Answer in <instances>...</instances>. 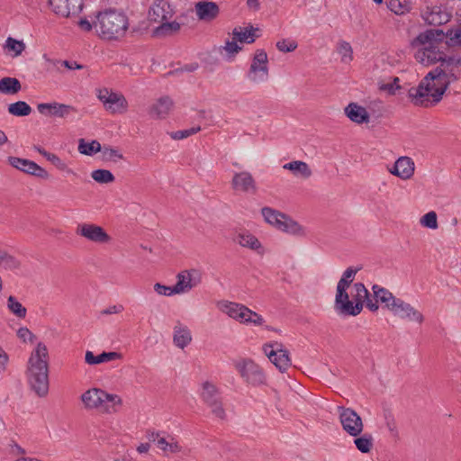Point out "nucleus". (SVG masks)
Returning a JSON list of instances; mask_svg holds the SVG:
<instances>
[{
    "mask_svg": "<svg viewBox=\"0 0 461 461\" xmlns=\"http://www.w3.org/2000/svg\"><path fill=\"white\" fill-rule=\"evenodd\" d=\"M357 271L348 268L337 284L335 293V309L339 312L357 316L362 310L364 305L371 311L377 312L379 305L375 299H371L369 293L362 283H353Z\"/></svg>",
    "mask_w": 461,
    "mask_h": 461,
    "instance_id": "1",
    "label": "nucleus"
},
{
    "mask_svg": "<svg viewBox=\"0 0 461 461\" xmlns=\"http://www.w3.org/2000/svg\"><path fill=\"white\" fill-rule=\"evenodd\" d=\"M77 24L80 31L95 34L105 41H114L123 37L129 28L127 16L116 10H106L95 15L79 17Z\"/></svg>",
    "mask_w": 461,
    "mask_h": 461,
    "instance_id": "2",
    "label": "nucleus"
},
{
    "mask_svg": "<svg viewBox=\"0 0 461 461\" xmlns=\"http://www.w3.org/2000/svg\"><path fill=\"white\" fill-rule=\"evenodd\" d=\"M451 79L438 67L429 71L416 87L409 91V98L419 106L438 104L451 85Z\"/></svg>",
    "mask_w": 461,
    "mask_h": 461,
    "instance_id": "3",
    "label": "nucleus"
},
{
    "mask_svg": "<svg viewBox=\"0 0 461 461\" xmlns=\"http://www.w3.org/2000/svg\"><path fill=\"white\" fill-rule=\"evenodd\" d=\"M444 32L441 30H427L419 33L411 41V46L416 50L415 60L424 66H433L438 62L442 64L445 53L440 50Z\"/></svg>",
    "mask_w": 461,
    "mask_h": 461,
    "instance_id": "4",
    "label": "nucleus"
},
{
    "mask_svg": "<svg viewBox=\"0 0 461 461\" xmlns=\"http://www.w3.org/2000/svg\"><path fill=\"white\" fill-rule=\"evenodd\" d=\"M48 358L47 347L40 342L28 361L26 371L28 384L40 397L45 396L49 392Z\"/></svg>",
    "mask_w": 461,
    "mask_h": 461,
    "instance_id": "5",
    "label": "nucleus"
},
{
    "mask_svg": "<svg viewBox=\"0 0 461 461\" xmlns=\"http://www.w3.org/2000/svg\"><path fill=\"white\" fill-rule=\"evenodd\" d=\"M372 292L376 303H381L387 311L395 316L416 324L423 322L424 316L418 309L402 298L394 296L389 290L374 285Z\"/></svg>",
    "mask_w": 461,
    "mask_h": 461,
    "instance_id": "6",
    "label": "nucleus"
},
{
    "mask_svg": "<svg viewBox=\"0 0 461 461\" xmlns=\"http://www.w3.org/2000/svg\"><path fill=\"white\" fill-rule=\"evenodd\" d=\"M174 10L167 0H157L149 7L148 20L155 36L162 37L173 34L180 30V23L171 21Z\"/></svg>",
    "mask_w": 461,
    "mask_h": 461,
    "instance_id": "7",
    "label": "nucleus"
},
{
    "mask_svg": "<svg viewBox=\"0 0 461 461\" xmlns=\"http://www.w3.org/2000/svg\"><path fill=\"white\" fill-rule=\"evenodd\" d=\"M80 402L86 410L101 411L103 412L110 411L105 403H111V408L113 411L123 405V400L119 394L108 393L98 387L86 389L80 395Z\"/></svg>",
    "mask_w": 461,
    "mask_h": 461,
    "instance_id": "8",
    "label": "nucleus"
},
{
    "mask_svg": "<svg viewBox=\"0 0 461 461\" xmlns=\"http://www.w3.org/2000/svg\"><path fill=\"white\" fill-rule=\"evenodd\" d=\"M216 306L221 312L240 323L253 324L254 326L264 324V318L245 305L227 300H221L217 302Z\"/></svg>",
    "mask_w": 461,
    "mask_h": 461,
    "instance_id": "9",
    "label": "nucleus"
},
{
    "mask_svg": "<svg viewBox=\"0 0 461 461\" xmlns=\"http://www.w3.org/2000/svg\"><path fill=\"white\" fill-rule=\"evenodd\" d=\"M95 96L104 110L111 115H122L129 110V102L123 94L109 87L95 89Z\"/></svg>",
    "mask_w": 461,
    "mask_h": 461,
    "instance_id": "10",
    "label": "nucleus"
},
{
    "mask_svg": "<svg viewBox=\"0 0 461 461\" xmlns=\"http://www.w3.org/2000/svg\"><path fill=\"white\" fill-rule=\"evenodd\" d=\"M257 30L249 27H237L226 38L221 47V53L228 59H234L242 50L244 43H252L255 41Z\"/></svg>",
    "mask_w": 461,
    "mask_h": 461,
    "instance_id": "11",
    "label": "nucleus"
},
{
    "mask_svg": "<svg viewBox=\"0 0 461 461\" xmlns=\"http://www.w3.org/2000/svg\"><path fill=\"white\" fill-rule=\"evenodd\" d=\"M235 367L240 377L249 384L253 386L264 385L267 384V375L263 366L251 358H241Z\"/></svg>",
    "mask_w": 461,
    "mask_h": 461,
    "instance_id": "12",
    "label": "nucleus"
},
{
    "mask_svg": "<svg viewBox=\"0 0 461 461\" xmlns=\"http://www.w3.org/2000/svg\"><path fill=\"white\" fill-rule=\"evenodd\" d=\"M268 59L265 51L258 50L255 52L248 77L255 84H262L268 77Z\"/></svg>",
    "mask_w": 461,
    "mask_h": 461,
    "instance_id": "13",
    "label": "nucleus"
},
{
    "mask_svg": "<svg viewBox=\"0 0 461 461\" xmlns=\"http://www.w3.org/2000/svg\"><path fill=\"white\" fill-rule=\"evenodd\" d=\"M77 232L81 237L94 243L104 245L112 241V237L103 227L93 223L79 225Z\"/></svg>",
    "mask_w": 461,
    "mask_h": 461,
    "instance_id": "14",
    "label": "nucleus"
},
{
    "mask_svg": "<svg viewBox=\"0 0 461 461\" xmlns=\"http://www.w3.org/2000/svg\"><path fill=\"white\" fill-rule=\"evenodd\" d=\"M175 103L168 96H162L155 100L148 109L149 116L156 122H164L172 113Z\"/></svg>",
    "mask_w": 461,
    "mask_h": 461,
    "instance_id": "15",
    "label": "nucleus"
},
{
    "mask_svg": "<svg viewBox=\"0 0 461 461\" xmlns=\"http://www.w3.org/2000/svg\"><path fill=\"white\" fill-rule=\"evenodd\" d=\"M343 112L348 120L355 125L363 126L371 122V114L368 109L358 102L348 103Z\"/></svg>",
    "mask_w": 461,
    "mask_h": 461,
    "instance_id": "16",
    "label": "nucleus"
},
{
    "mask_svg": "<svg viewBox=\"0 0 461 461\" xmlns=\"http://www.w3.org/2000/svg\"><path fill=\"white\" fill-rule=\"evenodd\" d=\"M262 351L281 373H285L291 366V359L287 351L275 348L271 344H265L262 347Z\"/></svg>",
    "mask_w": 461,
    "mask_h": 461,
    "instance_id": "17",
    "label": "nucleus"
},
{
    "mask_svg": "<svg viewBox=\"0 0 461 461\" xmlns=\"http://www.w3.org/2000/svg\"><path fill=\"white\" fill-rule=\"evenodd\" d=\"M200 283V276L195 269H187L176 275V283L173 286L176 295L186 294Z\"/></svg>",
    "mask_w": 461,
    "mask_h": 461,
    "instance_id": "18",
    "label": "nucleus"
},
{
    "mask_svg": "<svg viewBox=\"0 0 461 461\" xmlns=\"http://www.w3.org/2000/svg\"><path fill=\"white\" fill-rule=\"evenodd\" d=\"M8 161L12 167L25 174L37 176L41 179H47L49 177V174L44 168L30 159L9 157Z\"/></svg>",
    "mask_w": 461,
    "mask_h": 461,
    "instance_id": "19",
    "label": "nucleus"
},
{
    "mask_svg": "<svg viewBox=\"0 0 461 461\" xmlns=\"http://www.w3.org/2000/svg\"><path fill=\"white\" fill-rule=\"evenodd\" d=\"M387 169L391 175L406 181L413 176L415 164L409 157H400L391 167H388Z\"/></svg>",
    "mask_w": 461,
    "mask_h": 461,
    "instance_id": "20",
    "label": "nucleus"
},
{
    "mask_svg": "<svg viewBox=\"0 0 461 461\" xmlns=\"http://www.w3.org/2000/svg\"><path fill=\"white\" fill-rule=\"evenodd\" d=\"M340 422L343 429L353 437L359 435L363 430L362 420L353 410H343L340 413Z\"/></svg>",
    "mask_w": 461,
    "mask_h": 461,
    "instance_id": "21",
    "label": "nucleus"
},
{
    "mask_svg": "<svg viewBox=\"0 0 461 461\" xmlns=\"http://www.w3.org/2000/svg\"><path fill=\"white\" fill-rule=\"evenodd\" d=\"M424 21L430 25H440L447 23L451 18L448 10L440 5L428 6L422 13Z\"/></svg>",
    "mask_w": 461,
    "mask_h": 461,
    "instance_id": "22",
    "label": "nucleus"
},
{
    "mask_svg": "<svg viewBox=\"0 0 461 461\" xmlns=\"http://www.w3.org/2000/svg\"><path fill=\"white\" fill-rule=\"evenodd\" d=\"M232 188L240 193H255L257 191V184L254 176L248 171H240L236 173L231 181Z\"/></svg>",
    "mask_w": 461,
    "mask_h": 461,
    "instance_id": "23",
    "label": "nucleus"
},
{
    "mask_svg": "<svg viewBox=\"0 0 461 461\" xmlns=\"http://www.w3.org/2000/svg\"><path fill=\"white\" fill-rule=\"evenodd\" d=\"M438 68L445 72L452 82L456 81L461 72V52H456L449 56L445 54L443 62Z\"/></svg>",
    "mask_w": 461,
    "mask_h": 461,
    "instance_id": "24",
    "label": "nucleus"
},
{
    "mask_svg": "<svg viewBox=\"0 0 461 461\" xmlns=\"http://www.w3.org/2000/svg\"><path fill=\"white\" fill-rule=\"evenodd\" d=\"M194 13L199 21L211 23L218 17L220 9L213 2L200 1L194 5Z\"/></svg>",
    "mask_w": 461,
    "mask_h": 461,
    "instance_id": "25",
    "label": "nucleus"
},
{
    "mask_svg": "<svg viewBox=\"0 0 461 461\" xmlns=\"http://www.w3.org/2000/svg\"><path fill=\"white\" fill-rule=\"evenodd\" d=\"M172 341L176 348L184 350L193 341V334L188 326L177 322L173 328Z\"/></svg>",
    "mask_w": 461,
    "mask_h": 461,
    "instance_id": "26",
    "label": "nucleus"
},
{
    "mask_svg": "<svg viewBox=\"0 0 461 461\" xmlns=\"http://www.w3.org/2000/svg\"><path fill=\"white\" fill-rule=\"evenodd\" d=\"M283 168L290 171L294 177L308 179L312 175L311 167L304 161L294 160L283 166Z\"/></svg>",
    "mask_w": 461,
    "mask_h": 461,
    "instance_id": "27",
    "label": "nucleus"
},
{
    "mask_svg": "<svg viewBox=\"0 0 461 461\" xmlns=\"http://www.w3.org/2000/svg\"><path fill=\"white\" fill-rule=\"evenodd\" d=\"M83 6V0H59V12L67 18L77 17Z\"/></svg>",
    "mask_w": 461,
    "mask_h": 461,
    "instance_id": "28",
    "label": "nucleus"
},
{
    "mask_svg": "<svg viewBox=\"0 0 461 461\" xmlns=\"http://www.w3.org/2000/svg\"><path fill=\"white\" fill-rule=\"evenodd\" d=\"M122 354L118 352H103L98 356H95V354L90 350H87L85 353V362L90 366L100 365L108 361L119 360L122 359Z\"/></svg>",
    "mask_w": 461,
    "mask_h": 461,
    "instance_id": "29",
    "label": "nucleus"
},
{
    "mask_svg": "<svg viewBox=\"0 0 461 461\" xmlns=\"http://www.w3.org/2000/svg\"><path fill=\"white\" fill-rule=\"evenodd\" d=\"M260 212L264 221L267 224L271 225L272 227L277 230H280L283 221L285 220L286 217L285 214L276 210H274L270 207L262 208Z\"/></svg>",
    "mask_w": 461,
    "mask_h": 461,
    "instance_id": "30",
    "label": "nucleus"
},
{
    "mask_svg": "<svg viewBox=\"0 0 461 461\" xmlns=\"http://www.w3.org/2000/svg\"><path fill=\"white\" fill-rule=\"evenodd\" d=\"M237 242L241 247L256 250L259 253L263 252V247L259 240L253 234L240 232L237 235Z\"/></svg>",
    "mask_w": 461,
    "mask_h": 461,
    "instance_id": "31",
    "label": "nucleus"
},
{
    "mask_svg": "<svg viewBox=\"0 0 461 461\" xmlns=\"http://www.w3.org/2000/svg\"><path fill=\"white\" fill-rule=\"evenodd\" d=\"M378 89L387 95L394 96L402 92V86L401 85L400 78L398 77H394L388 80L381 81L378 85Z\"/></svg>",
    "mask_w": 461,
    "mask_h": 461,
    "instance_id": "32",
    "label": "nucleus"
},
{
    "mask_svg": "<svg viewBox=\"0 0 461 461\" xmlns=\"http://www.w3.org/2000/svg\"><path fill=\"white\" fill-rule=\"evenodd\" d=\"M218 395L219 389L213 382L206 380L201 384L200 396L205 403L218 399Z\"/></svg>",
    "mask_w": 461,
    "mask_h": 461,
    "instance_id": "33",
    "label": "nucleus"
},
{
    "mask_svg": "<svg viewBox=\"0 0 461 461\" xmlns=\"http://www.w3.org/2000/svg\"><path fill=\"white\" fill-rule=\"evenodd\" d=\"M99 158L106 163H118L125 160L124 155L118 149L110 146H102Z\"/></svg>",
    "mask_w": 461,
    "mask_h": 461,
    "instance_id": "34",
    "label": "nucleus"
},
{
    "mask_svg": "<svg viewBox=\"0 0 461 461\" xmlns=\"http://www.w3.org/2000/svg\"><path fill=\"white\" fill-rule=\"evenodd\" d=\"M101 149L102 145L96 140L87 141L85 139H80L78 140V152L82 155L89 157H92L96 154L100 155Z\"/></svg>",
    "mask_w": 461,
    "mask_h": 461,
    "instance_id": "35",
    "label": "nucleus"
},
{
    "mask_svg": "<svg viewBox=\"0 0 461 461\" xmlns=\"http://www.w3.org/2000/svg\"><path fill=\"white\" fill-rule=\"evenodd\" d=\"M22 89L20 81L15 77H5L0 79V93L4 95H15Z\"/></svg>",
    "mask_w": 461,
    "mask_h": 461,
    "instance_id": "36",
    "label": "nucleus"
},
{
    "mask_svg": "<svg viewBox=\"0 0 461 461\" xmlns=\"http://www.w3.org/2000/svg\"><path fill=\"white\" fill-rule=\"evenodd\" d=\"M336 52L340 57V60L343 63H350L354 59L353 47L347 41H339L337 42Z\"/></svg>",
    "mask_w": 461,
    "mask_h": 461,
    "instance_id": "37",
    "label": "nucleus"
},
{
    "mask_svg": "<svg viewBox=\"0 0 461 461\" xmlns=\"http://www.w3.org/2000/svg\"><path fill=\"white\" fill-rule=\"evenodd\" d=\"M279 230L294 236H303L305 234L304 227L288 216L285 217Z\"/></svg>",
    "mask_w": 461,
    "mask_h": 461,
    "instance_id": "38",
    "label": "nucleus"
},
{
    "mask_svg": "<svg viewBox=\"0 0 461 461\" xmlns=\"http://www.w3.org/2000/svg\"><path fill=\"white\" fill-rule=\"evenodd\" d=\"M446 44L450 48H461V23L452 27L444 33Z\"/></svg>",
    "mask_w": 461,
    "mask_h": 461,
    "instance_id": "39",
    "label": "nucleus"
},
{
    "mask_svg": "<svg viewBox=\"0 0 461 461\" xmlns=\"http://www.w3.org/2000/svg\"><path fill=\"white\" fill-rule=\"evenodd\" d=\"M419 223L422 228L432 231L439 228L438 217L434 211H429L421 215L419 219Z\"/></svg>",
    "mask_w": 461,
    "mask_h": 461,
    "instance_id": "40",
    "label": "nucleus"
},
{
    "mask_svg": "<svg viewBox=\"0 0 461 461\" xmlns=\"http://www.w3.org/2000/svg\"><path fill=\"white\" fill-rule=\"evenodd\" d=\"M386 5L395 14H404L411 9V5L409 0H386Z\"/></svg>",
    "mask_w": 461,
    "mask_h": 461,
    "instance_id": "41",
    "label": "nucleus"
},
{
    "mask_svg": "<svg viewBox=\"0 0 461 461\" xmlns=\"http://www.w3.org/2000/svg\"><path fill=\"white\" fill-rule=\"evenodd\" d=\"M0 267L13 271L20 268L21 262L15 257L0 249Z\"/></svg>",
    "mask_w": 461,
    "mask_h": 461,
    "instance_id": "42",
    "label": "nucleus"
},
{
    "mask_svg": "<svg viewBox=\"0 0 461 461\" xmlns=\"http://www.w3.org/2000/svg\"><path fill=\"white\" fill-rule=\"evenodd\" d=\"M8 112L15 116H27L32 113V108L27 103L18 101L9 104Z\"/></svg>",
    "mask_w": 461,
    "mask_h": 461,
    "instance_id": "43",
    "label": "nucleus"
},
{
    "mask_svg": "<svg viewBox=\"0 0 461 461\" xmlns=\"http://www.w3.org/2000/svg\"><path fill=\"white\" fill-rule=\"evenodd\" d=\"M91 177L99 184H111L115 177L110 170L96 169L92 171Z\"/></svg>",
    "mask_w": 461,
    "mask_h": 461,
    "instance_id": "44",
    "label": "nucleus"
},
{
    "mask_svg": "<svg viewBox=\"0 0 461 461\" xmlns=\"http://www.w3.org/2000/svg\"><path fill=\"white\" fill-rule=\"evenodd\" d=\"M5 49L8 52H14V57H17L21 55L22 52L25 50V44L23 41H18L12 37H8L5 41Z\"/></svg>",
    "mask_w": 461,
    "mask_h": 461,
    "instance_id": "45",
    "label": "nucleus"
},
{
    "mask_svg": "<svg viewBox=\"0 0 461 461\" xmlns=\"http://www.w3.org/2000/svg\"><path fill=\"white\" fill-rule=\"evenodd\" d=\"M7 307L18 318H24L26 316V308L13 295H10L7 299Z\"/></svg>",
    "mask_w": 461,
    "mask_h": 461,
    "instance_id": "46",
    "label": "nucleus"
},
{
    "mask_svg": "<svg viewBox=\"0 0 461 461\" xmlns=\"http://www.w3.org/2000/svg\"><path fill=\"white\" fill-rule=\"evenodd\" d=\"M357 448L365 454L369 453L373 448V439L371 436L364 435L357 438L354 441Z\"/></svg>",
    "mask_w": 461,
    "mask_h": 461,
    "instance_id": "47",
    "label": "nucleus"
},
{
    "mask_svg": "<svg viewBox=\"0 0 461 461\" xmlns=\"http://www.w3.org/2000/svg\"><path fill=\"white\" fill-rule=\"evenodd\" d=\"M201 131L200 126L192 127L186 130L182 131H176L170 133V137L175 140H180L186 138H189L190 136H193L196 133H198Z\"/></svg>",
    "mask_w": 461,
    "mask_h": 461,
    "instance_id": "48",
    "label": "nucleus"
},
{
    "mask_svg": "<svg viewBox=\"0 0 461 461\" xmlns=\"http://www.w3.org/2000/svg\"><path fill=\"white\" fill-rule=\"evenodd\" d=\"M157 444L160 449L171 454L178 453L181 451V447L177 443L167 442L165 438H159Z\"/></svg>",
    "mask_w": 461,
    "mask_h": 461,
    "instance_id": "49",
    "label": "nucleus"
},
{
    "mask_svg": "<svg viewBox=\"0 0 461 461\" xmlns=\"http://www.w3.org/2000/svg\"><path fill=\"white\" fill-rule=\"evenodd\" d=\"M206 404L210 407L212 412L217 418L223 419L225 417V410L219 398L212 402H209Z\"/></svg>",
    "mask_w": 461,
    "mask_h": 461,
    "instance_id": "50",
    "label": "nucleus"
},
{
    "mask_svg": "<svg viewBox=\"0 0 461 461\" xmlns=\"http://www.w3.org/2000/svg\"><path fill=\"white\" fill-rule=\"evenodd\" d=\"M276 48L283 53L293 52L297 49V43L292 40H283L276 43Z\"/></svg>",
    "mask_w": 461,
    "mask_h": 461,
    "instance_id": "51",
    "label": "nucleus"
},
{
    "mask_svg": "<svg viewBox=\"0 0 461 461\" xmlns=\"http://www.w3.org/2000/svg\"><path fill=\"white\" fill-rule=\"evenodd\" d=\"M154 292L160 296H173L176 295L173 286H167L161 283H155L153 285Z\"/></svg>",
    "mask_w": 461,
    "mask_h": 461,
    "instance_id": "52",
    "label": "nucleus"
},
{
    "mask_svg": "<svg viewBox=\"0 0 461 461\" xmlns=\"http://www.w3.org/2000/svg\"><path fill=\"white\" fill-rule=\"evenodd\" d=\"M37 108L38 111L44 115H56L58 113V106L56 103L40 104Z\"/></svg>",
    "mask_w": 461,
    "mask_h": 461,
    "instance_id": "53",
    "label": "nucleus"
},
{
    "mask_svg": "<svg viewBox=\"0 0 461 461\" xmlns=\"http://www.w3.org/2000/svg\"><path fill=\"white\" fill-rule=\"evenodd\" d=\"M77 113V109L68 104H59V118H69Z\"/></svg>",
    "mask_w": 461,
    "mask_h": 461,
    "instance_id": "54",
    "label": "nucleus"
},
{
    "mask_svg": "<svg viewBox=\"0 0 461 461\" xmlns=\"http://www.w3.org/2000/svg\"><path fill=\"white\" fill-rule=\"evenodd\" d=\"M17 336L24 342L27 340L32 341L35 338L27 328H20L17 331Z\"/></svg>",
    "mask_w": 461,
    "mask_h": 461,
    "instance_id": "55",
    "label": "nucleus"
},
{
    "mask_svg": "<svg viewBox=\"0 0 461 461\" xmlns=\"http://www.w3.org/2000/svg\"><path fill=\"white\" fill-rule=\"evenodd\" d=\"M7 362H8V355L0 347V373L4 372L6 369Z\"/></svg>",
    "mask_w": 461,
    "mask_h": 461,
    "instance_id": "56",
    "label": "nucleus"
},
{
    "mask_svg": "<svg viewBox=\"0 0 461 461\" xmlns=\"http://www.w3.org/2000/svg\"><path fill=\"white\" fill-rule=\"evenodd\" d=\"M36 149L39 151V153H41V155H43L44 157H46L49 160H51V161H54L57 158L55 155H51L50 154L49 152H47L44 149H42L41 147L40 146H35Z\"/></svg>",
    "mask_w": 461,
    "mask_h": 461,
    "instance_id": "57",
    "label": "nucleus"
},
{
    "mask_svg": "<svg viewBox=\"0 0 461 461\" xmlns=\"http://www.w3.org/2000/svg\"><path fill=\"white\" fill-rule=\"evenodd\" d=\"M63 65L68 68V69H81L82 66L80 64H77V62L72 61H64Z\"/></svg>",
    "mask_w": 461,
    "mask_h": 461,
    "instance_id": "58",
    "label": "nucleus"
},
{
    "mask_svg": "<svg viewBox=\"0 0 461 461\" xmlns=\"http://www.w3.org/2000/svg\"><path fill=\"white\" fill-rule=\"evenodd\" d=\"M149 449V445L148 443L140 444L137 447V451L139 453H147Z\"/></svg>",
    "mask_w": 461,
    "mask_h": 461,
    "instance_id": "59",
    "label": "nucleus"
},
{
    "mask_svg": "<svg viewBox=\"0 0 461 461\" xmlns=\"http://www.w3.org/2000/svg\"><path fill=\"white\" fill-rule=\"evenodd\" d=\"M48 2V5L50 6V8L51 9V11L54 13V14H58V6L55 5V0H47Z\"/></svg>",
    "mask_w": 461,
    "mask_h": 461,
    "instance_id": "60",
    "label": "nucleus"
},
{
    "mask_svg": "<svg viewBox=\"0 0 461 461\" xmlns=\"http://www.w3.org/2000/svg\"><path fill=\"white\" fill-rule=\"evenodd\" d=\"M7 141V137L5 133L0 130V146L5 144Z\"/></svg>",
    "mask_w": 461,
    "mask_h": 461,
    "instance_id": "61",
    "label": "nucleus"
},
{
    "mask_svg": "<svg viewBox=\"0 0 461 461\" xmlns=\"http://www.w3.org/2000/svg\"><path fill=\"white\" fill-rule=\"evenodd\" d=\"M15 447H16V449H17L19 454H22V455L25 454V450L23 447H21L19 445L16 444Z\"/></svg>",
    "mask_w": 461,
    "mask_h": 461,
    "instance_id": "62",
    "label": "nucleus"
},
{
    "mask_svg": "<svg viewBox=\"0 0 461 461\" xmlns=\"http://www.w3.org/2000/svg\"><path fill=\"white\" fill-rule=\"evenodd\" d=\"M43 59H44L46 61L50 62L53 66H55V61H54V60H52V59H50L49 58L48 54H44V55H43Z\"/></svg>",
    "mask_w": 461,
    "mask_h": 461,
    "instance_id": "63",
    "label": "nucleus"
},
{
    "mask_svg": "<svg viewBox=\"0 0 461 461\" xmlns=\"http://www.w3.org/2000/svg\"><path fill=\"white\" fill-rule=\"evenodd\" d=\"M113 461H129V460H127L125 457H117V458H114Z\"/></svg>",
    "mask_w": 461,
    "mask_h": 461,
    "instance_id": "64",
    "label": "nucleus"
}]
</instances>
